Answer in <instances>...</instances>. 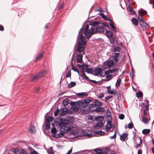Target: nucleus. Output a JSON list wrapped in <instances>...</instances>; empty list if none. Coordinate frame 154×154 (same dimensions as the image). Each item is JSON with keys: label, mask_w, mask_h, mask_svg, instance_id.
<instances>
[{"label": "nucleus", "mask_w": 154, "mask_h": 154, "mask_svg": "<svg viewBox=\"0 0 154 154\" xmlns=\"http://www.w3.org/2000/svg\"><path fill=\"white\" fill-rule=\"evenodd\" d=\"M62 132L53 135L55 138L61 137L63 136L64 134H66L71 130V126L69 122L66 120L60 121L58 124Z\"/></svg>", "instance_id": "obj_1"}, {"label": "nucleus", "mask_w": 154, "mask_h": 154, "mask_svg": "<svg viewBox=\"0 0 154 154\" xmlns=\"http://www.w3.org/2000/svg\"><path fill=\"white\" fill-rule=\"evenodd\" d=\"M100 23L99 22L94 21L90 23V25L94 28V33H103L104 32L105 29L103 27L101 26H97Z\"/></svg>", "instance_id": "obj_2"}, {"label": "nucleus", "mask_w": 154, "mask_h": 154, "mask_svg": "<svg viewBox=\"0 0 154 154\" xmlns=\"http://www.w3.org/2000/svg\"><path fill=\"white\" fill-rule=\"evenodd\" d=\"M81 41L78 43V48L76 50L79 53H81L83 51L84 48V45L86 44L87 42L85 39L81 38Z\"/></svg>", "instance_id": "obj_3"}, {"label": "nucleus", "mask_w": 154, "mask_h": 154, "mask_svg": "<svg viewBox=\"0 0 154 154\" xmlns=\"http://www.w3.org/2000/svg\"><path fill=\"white\" fill-rule=\"evenodd\" d=\"M46 73V71L43 70L40 72L38 74L31 78L30 81L31 82H35L38 79L44 76Z\"/></svg>", "instance_id": "obj_4"}, {"label": "nucleus", "mask_w": 154, "mask_h": 154, "mask_svg": "<svg viewBox=\"0 0 154 154\" xmlns=\"http://www.w3.org/2000/svg\"><path fill=\"white\" fill-rule=\"evenodd\" d=\"M89 107L90 108V111H95L96 112H103L104 111V109L102 107H98L95 106V105H91L89 106Z\"/></svg>", "instance_id": "obj_5"}, {"label": "nucleus", "mask_w": 154, "mask_h": 154, "mask_svg": "<svg viewBox=\"0 0 154 154\" xmlns=\"http://www.w3.org/2000/svg\"><path fill=\"white\" fill-rule=\"evenodd\" d=\"M94 29L92 27L90 29L89 31L85 33V36L88 38H89L92 34L95 33L94 32Z\"/></svg>", "instance_id": "obj_6"}, {"label": "nucleus", "mask_w": 154, "mask_h": 154, "mask_svg": "<svg viewBox=\"0 0 154 154\" xmlns=\"http://www.w3.org/2000/svg\"><path fill=\"white\" fill-rule=\"evenodd\" d=\"M89 28V25H87L86 27L84 29V30L82 32V33L81 34V36L80 38H82L84 39H85V33L86 32H87Z\"/></svg>", "instance_id": "obj_7"}, {"label": "nucleus", "mask_w": 154, "mask_h": 154, "mask_svg": "<svg viewBox=\"0 0 154 154\" xmlns=\"http://www.w3.org/2000/svg\"><path fill=\"white\" fill-rule=\"evenodd\" d=\"M114 64V63L112 60H109L107 61L106 62H104L103 65L107 66L108 68H110L113 66Z\"/></svg>", "instance_id": "obj_8"}, {"label": "nucleus", "mask_w": 154, "mask_h": 154, "mask_svg": "<svg viewBox=\"0 0 154 154\" xmlns=\"http://www.w3.org/2000/svg\"><path fill=\"white\" fill-rule=\"evenodd\" d=\"M136 141V145L135 146V147L136 148H137L140 146V144L142 143V140L140 137H138L136 139L135 141Z\"/></svg>", "instance_id": "obj_9"}, {"label": "nucleus", "mask_w": 154, "mask_h": 154, "mask_svg": "<svg viewBox=\"0 0 154 154\" xmlns=\"http://www.w3.org/2000/svg\"><path fill=\"white\" fill-rule=\"evenodd\" d=\"M79 106L80 107H82V108H84L88 106L87 105V103H86L85 101L84 100H82L81 101H79Z\"/></svg>", "instance_id": "obj_10"}, {"label": "nucleus", "mask_w": 154, "mask_h": 154, "mask_svg": "<svg viewBox=\"0 0 154 154\" xmlns=\"http://www.w3.org/2000/svg\"><path fill=\"white\" fill-rule=\"evenodd\" d=\"M107 92L109 94H113L116 95L117 94V91L115 89L111 90L110 86H108L107 87Z\"/></svg>", "instance_id": "obj_11"}, {"label": "nucleus", "mask_w": 154, "mask_h": 154, "mask_svg": "<svg viewBox=\"0 0 154 154\" xmlns=\"http://www.w3.org/2000/svg\"><path fill=\"white\" fill-rule=\"evenodd\" d=\"M67 112V109L66 108H63L61 109L59 115L61 117H62L65 115Z\"/></svg>", "instance_id": "obj_12"}, {"label": "nucleus", "mask_w": 154, "mask_h": 154, "mask_svg": "<svg viewBox=\"0 0 154 154\" xmlns=\"http://www.w3.org/2000/svg\"><path fill=\"white\" fill-rule=\"evenodd\" d=\"M28 131L29 133L31 134L34 133L36 132V130L35 127L32 125H30L29 128L28 130Z\"/></svg>", "instance_id": "obj_13"}, {"label": "nucleus", "mask_w": 154, "mask_h": 154, "mask_svg": "<svg viewBox=\"0 0 154 154\" xmlns=\"http://www.w3.org/2000/svg\"><path fill=\"white\" fill-rule=\"evenodd\" d=\"M103 104L99 101L97 100H95L94 101V102L93 101V103H90L89 104V106H90L91 105H95V106H101Z\"/></svg>", "instance_id": "obj_14"}, {"label": "nucleus", "mask_w": 154, "mask_h": 154, "mask_svg": "<svg viewBox=\"0 0 154 154\" xmlns=\"http://www.w3.org/2000/svg\"><path fill=\"white\" fill-rule=\"evenodd\" d=\"M83 55L81 54H78L76 56L77 60L78 63H81L83 61Z\"/></svg>", "instance_id": "obj_15"}, {"label": "nucleus", "mask_w": 154, "mask_h": 154, "mask_svg": "<svg viewBox=\"0 0 154 154\" xmlns=\"http://www.w3.org/2000/svg\"><path fill=\"white\" fill-rule=\"evenodd\" d=\"M112 128V125L111 124V123L109 121L108 123H107V124L106 126V129L107 131H109L111 128Z\"/></svg>", "instance_id": "obj_16"}, {"label": "nucleus", "mask_w": 154, "mask_h": 154, "mask_svg": "<svg viewBox=\"0 0 154 154\" xmlns=\"http://www.w3.org/2000/svg\"><path fill=\"white\" fill-rule=\"evenodd\" d=\"M18 150L20 154H27L26 152L23 149H21L19 150L17 149H14V152H17Z\"/></svg>", "instance_id": "obj_17"}, {"label": "nucleus", "mask_w": 154, "mask_h": 154, "mask_svg": "<svg viewBox=\"0 0 154 154\" xmlns=\"http://www.w3.org/2000/svg\"><path fill=\"white\" fill-rule=\"evenodd\" d=\"M128 136V134L125 133H123L122 135H120V140L123 141H125V139Z\"/></svg>", "instance_id": "obj_18"}, {"label": "nucleus", "mask_w": 154, "mask_h": 154, "mask_svg": "<svg viewBox=\"0 0 154 154\" xmlns=\"http://www.w3.org/2000/svg\"><path fill=\"white\" fill-rule=\"evenodd\" d=\"M74 54V53L72 55V57L71 60V66H72L71 69L74 71L76 72L78 70L77 68H75L74 66V65L72 63V61H73V56Z\"/></svg>", "instance_id": "obj_19"}, {"label": "nucleus", "mask_w": 154, "mask_h": 154, "mask_svg": "<svg viewBox=\"0 0 154 154\" xmlns=\"http://www.w3.org/2000/svg\"><path fill=\"white\" fill-rule=\"evenodd\" d=\"M95 119L97 122H101L103 119V116H99L96 117Z\"/></svg>", "instance_id": "obj_20"}, {"label": "nucleus", "mask_w": 154, "mask_h": 154, "mask_svg": "<svg viewBox=\"0 0 154 154\" xmlns=\"http://www.w3.org/2000/svg\"><path fill=\"white\" fill-rule=\"evenodd\" d=\"M82 72H83L82 74L81 75V76L83 77V79H85L87 81H89L90 79H89V78L86 75L85 73L84 72L85 71L83 70H82Z\"/></svg>", "instance_id": "obj_21"}, {"label": "nucleus", "mask_w": 154, "mask_h": 154, "mask_svg": "<svg viewBox=\"0 0 154 154\" xmlns=\"http://www.w3.org/2000/svg\"><path fill=\"white\" fill-rule=\"evenodd\" d=\"M43 52L41 53H38L36 57V60H39L41 59L43 56Z\"/></svg>", "instance_id": "obj_22"}, {"label": "nucleus", "mask_w": 154, "mask_h": 154, "mask_svg": "<svg viewBox=\"0 0 154 154\" xmlns=\"http://www.w3.org/2000/svg\"><path fill=\"white\" fill-rule=\"evenodd\" d=\"M79 101H76L75 102L73 101H71L70 103V104L72 106H79Z\"/></svg>", "instance_id": "obj_23"}, {"label": "nucleus", "mask_w": 154, "mask_h": 154, "mask_svg": "<svg viewBox=\"0 0 154 154\" xmlns=\"http://www.w3.org/2000/svg\"><path fill=\"white\" fill-rule=\"evenodd\" d=\"M106 35L109 38L112 37L113 36L112 32L109 31H106Z\"/></svg>", "instance_id": "obj_24"}, {"label": "nucleus", "mask_w": 154, "mask_h": 154, "mask_svg": "<svg viewBox=\"0 0 154 154\" xmlns=\"http://www.w3.org/2000/svg\"><path fill=\"white\" fill-rule=\"evenodd\" d=\"M150 132V130L149 129H144L142 131V133L145 135L149 134Z\"/></svg>", "instance_id": "obj_25"}, {"label": "nucleus", "mask_w": 154, "mask_h": 154, "mask_svg": "<svg viewBox=\"0 0 154 154\" xmlns=\"http://www.w3.org/2000/svg\"><path fill=\"white\" fill-rule=\"evenodd\" d=\"M45 121H47V122H49L52 121L53 120V118L52 117H51L50 116H48V118H47L45 117Z\"/></svg>", "instance_id": "obj_26"}, {"label": "nucleus", "mask_w": 154, "mask_h": 154, "mask_svg": "<svg viewBox=\"0 0 154 154\" xmlns=\"http://www.w3.org/2000/svg\"><path fill=\"white\" fill-rule=\"evenodd\" d=\"M135 26H137L138 24V20L135 18H133L131 20Z\"/></svg>", "instance_id": "obj_27"}, {"label": "nucleus", "mask_w": 154, "mask_h": 154, "mask_svg": "<svg viewBox=\"0 0 154 154\" xmlns=\"http://www.w3.org/2000/svg\"><path fill=\"white\" fill-rule=\"evenodd\" d=\"M140 25L142 26L143 29V30H144L146 28L147 25V24L146 22L144 21L141 22L140 23Z\"/></svg>", "instance_id": "obj_28"}, {"label": "nucleus", "mask_w": 154, "mask_h": 154, "mask_svg": "<svg viewBox=\"0 0 154 154\" xmlns=\"http://www.w3.org/2000/svg\"><path fill=\"white\" fill-rule=\"evenodd\" d=\"M75 85L76 83L75 82H72L68 84V87L69 88H71L75 86Z\"/></svg>", "instance_id": "obj_29"}, {"label": "nucleus", "mask_w": 154, "mask_h": 154, "mask_svg": "<svg viewBox=\"0 0 154 154\" xmlns=\"http://www.w3.org/2000/svg\"><path fill=\"white\" fill-rule=\"evenodd\" d=\"M64 106H67L69 103V101L68 99H66L63 100L62 102Z\"/></svg>", "instance_id": "obj_30"}, {"label": "nucleus", "mask_w": 154, "mask_h": 154, "mask_svg": "<svg viewBox=\"0 0 154 154\" xmlns=\"http://www.w3.org/2000/svg\"><path fill=\"white\" fill-rule=\"evenodd\" d=\"M47 152L48 154H54L52 147H49Z\"/></svg>", "instance_id": "obj_31"}, {"label": "nucleus", "mask_w": 154, "mask_h": 154, "mask_svg": "<svg viewBox=\"0 0 154 154\" xmlns=\"http://www.w3.org/2000/svg\"><path fill=\"white\" fill-rule=\"evenodd\" d=\"M128 8L129 9V11L130 13V14L133 15L136 14V12L134 11L133 10L131 7H130L129 6H128Z\"/></svg>", "instance_id": "obj_32"}, {"label": "nucleus", "mask_w": 154, "mask_h": 154, "mask_svg": "<svg viewBox=\"0 0 154 154\" xmlns=\"http://www.w3.org/2000/svg\"><path fill=\"white\" fill-rule=\"evenodd\" d=\"M71 109L74 111L76 112L78 110L79 108L77 106H72L71 107Z\"/></svg>", "instance_id": "obj_33"}, {"label": "nucleus", "mask_w": 154, "mask_h": 154, "mask_svg": "<svg viewBox=\"0 0 154 154\" xmlns=\"http://www.w3.org/2000/svg\"><path fill=\"white\" fill-rule=\"evenodd\" d=\"M85 69L86 70V72L88 73H91L93 71V69L92 68H87Z\"/></svg>", "instance_id": "obj_34"}, {"label": "nucleus", "mask_w": 154, "mask_h": 154, "mask_svg": "<svg viewBox=\"0 0 154 154\" xmlns=\"http://www.w3.org/2000/svg\"><path fill=\"white\" fill-rule=\"evenodd\" d=\"M84 100L85 101L86 103H87V105L88 106V104L91 102L92 100L91 98L90 99H85Z\"/></svg>", "instance_id": "obj_35"}, {"label": "nucleus", "mask_w": 154, "mask_h": 154, "mask_svg": "<svg viewBox=\"0 0 154 154\" xmlns=\"http://www.w3.org/2000/svg\"><path fill=\"white\" fill-rule=\"evenodd\" d=\"M88 64H87L85 63H84L82 65V69H83L82 70H85L87 68H88Z\"/></svg>", "instance_id": "obj_36"}, {"label": "nucleus", "mask_w": 154, "mask_h": 154, "mask_svg": "<svg viewBox=\"0 0 154 154\" xmlns=\"http://www.w3.org/2000/svg\"><path fill=\"white\" fill-rule=\"evenodd\" d=\"M50 129V125L49 122L46 123L45 129L47 130H49Z\"/></svg>", "instance_id": "obj_37"}, {"label": "nucleus", "mask_w": 154, "mask_h": 154, "mask_svg": "<svg viewBox=\"0 0 154 154\" xmlns=\"http://www.w3.org/2000/svg\"><path fill=\"white\" fill-rule=\"evenodd\" d=\"M29 149H30L31 150V152L30 153V154H39L34 149H30V147H29Z\"/></svg>", "instance_id": "obj_38"}, {"label": "nucleus", "mask_w": 154, "mask_h": 154, "mask_svg": "<svg viewBox=\"0 0 154 154\" xmlns=\"http://www.w3.org/2000/svg\"><path fill=\"white\" fill-rule=\"evenodd\" d=\"M121 82V79H118L116 83V86L118 88L120 85Z\"/></svg>", "instance_id": "obj_39"}, {"label": "nucleus", "mask_w": 154, "mask_h": 154, "mask_svg": "<svg viewBox=\"0 0 154 154\" xmlns=\"http://www.w3.org/2000/svg\"><path fill=\"white\" fill-rule=\"evenodd\" d=\"M109 40L111 44H114L115 43V39L114 38H113L112 37H110L109 38Z\"/></svg>", "instance_id": "obj_40"}, {"label": "nucleus", "mask_w": 154, "mask_h": 154, "mask_svg": "<svg viewBox=\"0 0 154 154\" xmlns=\"http://www.w3.org/2000/svg\"><path fill=\"white\" fill-rule=\"evenodd\" d=\"M142 121L144 123H147L148 122V119L147 118L143 116L142 117Z\"/></svg>", "instance_id": "obj_41"}, {"label": "nucleus", "mask_w": 154, "mask_h": 154, "mask_svg": "<svg viewBox=\"0 0 154 154\" xmlns=\"http://www.w3.org/2000/svg\"><path fill=\"white\" fill-rule=\"evenodd\" d=\"M120 50V48L119 47H115L113 49L114 52H119Z\"/></svg>", "instance_id": "obj_42"}, {"label": "nucleus", "mask_w": 154, "mask_h": 154, "mask_svg": "<svg viewBox=\"0 0 154 154\" xmlns=\"http://www.w3.org/2000/svg\"><path fill=\"white\" fill-rule=\"evenodd\" d=\"M137 97L138 98L140 97L143 95V94L142 92H139L136 93Z\"/></svg>", "instance_id": "obj_43"}, {"label": "nucleus", "mask_w": 154, "mask_h": 154, "mask_svg": "<svg viewBox=\"0 0 154 154\" xmlns=\"http://www.w3.org/2000/svg\"><path fill=\"white\" fill-rule=\"evenodd\" d=\"M71 71L70 70L69 71L66 73V78H67L68 77H69L71 76Z\"/></svg>", "instance_id": "obj_44"}, {"label": "nucleus", "mask_w": 154, "mask_h": 154, "mask_svg": "<svg viewBox=\"0 0 154 154\" xmlns=\"http://www.w3.org/2000/svg\"><path fill=\"white\" fill-rule=\"evenodd\" d=\"M100 15L102 18L104 20H107V19L108 17L103 13H100Z\"/></svg>", "instance_id": "obj_45"}, {"label": "nucleus", "mask_w": 154, "mask_h": 154, "mask_svg": "<svg viewBox=\"0 0 154 154\" xmlns=\"http://www.w3.org/2000/svg\"><path fill=\"white\" fill-rule=\"evenodd\" d=\"M112 73L111 69L108 70L105 72V75H106V74H109L110 73Z\"/></svg>", "instance_id": "obj_46"}, {"label": "nucleus", "mask_w": 154, "mask_h": 154, "mask_svg": "<svg viewBox=\"0 0 154 154\" xmlns=\"http://www.w3.org/2000/svg\"><path fill=\"white\" fill-rule=\"evenodd\" d=\"M138 18L140 23L144 21L143 18V17L141 15H139Z\"/></svg>", "instance_id": "obj_47"}, {"label": "nucleus", "mask_w": 154, "mask_h": 154, "mask_svg": "<svg viewBox=\"0 0 154 154\" xmlns=\"http://www.w3.org/2000/svg\"><path fill=\"white\" fill-rule=\"evenodd\" d=\"M124 117L125 116L124 115L122 114H121L119 116V118L121 120H122L124 119Z\"/></svg>", "instance_id": "obj_48"}, {"label": "nucleus", "mask_w": 154, "mask_h": 154, "mask_svg": "<svg viewBox=\"0 0 154 154\" xmlns=\"http://www.w3.org/2000/svg\"><path fill=\"white\" fill-rule=\"evenodd\" d=\"M133 127V125L132 123H129L128 124V128L129 129H131Z\"/></svg>", "instance_id": "obj_49"}, {"label": "nucleus", "mask_w": 154, "mask_h": 154, "mask_svg": "<svg viewBox=\"0 0 154 154\" xmlns=\"http://www.w3.org/2000/svg\"><path fill=\"white\" fill-rule=\"evenodd\" d=\"M56 132V129L55 128H52L51 129V132L53 134H54Z\"/></svg>", "instance_id": "obj_50"}, {"label": "nucleus", "mask_w": 154, "mask_h": 154, "mask_svg": "<svg viewBox=\"0 0 154 154\" xmlns=\"http://www.w3.org/2000/svg\"><path fill=\"white\" fill-rule=\"evenodd\" d=\"M140 13L142 15L146 14L147 13V12L145 10H142L140 11Z\"/></svg>", "instance_id": "obj_51"}, {"label": "nucleus", "mask_w": 154, "mask_h": 154, "mask_svg": "<svg viewBox=\"0 0 154 154\" xmlns=\"http://www.w3.org/2000/svg\"><path fill=\"white\" fill-rule=\"evenodd\" d=\"M60 109H57L54 112V115L55 116H57L59 113Z\"/></svg>", "instance_id": "obj_52"}, {"label": "nucleus", "mask_w": 154, "mask_h": 154, "mask_svg": "<svg viewBox=\"0 0 154 154\" xmlns=\"http://www.w3.org/2000/svg\"><path fill=\"white\" fill-rule=\"evenodd\" d=\"M134 72H131L130 73V75L131 79V80L133 81L134 80Z\"/></svg>", "instance_id": "obj_53"}, {"label": "nucleus", "mask_w": 154, "mask_h": 154, "mask_svg": "<svg viewBox=\"0 0 154 154\" xmlns=\"http://www.w3.org/2000/svg\"><path fill=\"white\" fill-rule=\"evenodd\" d=\"M104 96V94L103 93H102L100 94L98 97L99 98H102Z\"/></svg>", "instance_id": "obj_54"}, {"label": "nucleus", "mask_w": 154, "mask_h": 154, "mask_svg": "<svg viewBox=\"0 0 154 154\" xmlns=\"http://www.w3.org/2000/svg\"><path fill=\"white\" fill-rule=\"evenodd\" d=\"M116 131H115V133L112 136L110 137H109L111 139H115L116 138Z\"/></svg>", "instance_id": "obj_55"}, {"label": "nucleus", "mask_w": 154, "mask_h": 154, "mask_svg": "<svg viewBox=\"0 0 154 154\" xmlns=\"http://www.w3.org/2000/svg\"><path fill=\"white\" fill-rule=\"evenodd\" d=\"M112 117L111 116L108 117V118L107 119V123L109 121L110 123H111Z\"/></svg>", "instance_id": "obj_56"}, {"label": "nucleus", "mask_w": 154, "mask_h": 154, "mask_svg": "<svg viewBox=\"0 0 154 154\" xmlns=\"http://www.w3.org/2000/svg\"><path fill=\"white\" fill-rule=\"evenodd\" d=\"M119 69L117 68H114L113 69H112L111 70L112 73H113L114 72H116L119 70Z\"/></svg>", "instance_id": "obj_57"}, {"label": "nucleus", "mask_w": 154, "mask_h": 154, "mask_svg": "<svg viewBox=\"0 0 154 154\" xmlns=\"http://www.w3.org/2000/svg\"><path fill=\"white\" fill-rule=\"evenodd\" d=\"M112 28L113 29L112 31L113 32H117V29L116 28L115 26L113 27L112 26Z\"/></svg>", "instance_id": "obj_58"}, {"label": "nucleus", "mask_w": 154, "mask_h": 154, "mask_svg": "<svg viewBox=\"0 0 154 154\" xmlns=\"http://www.w3.org/2000/svg\"><path fill=\"white\" fill-rule=\"evenodd\" d=\"M112 97V96H107V97H106L105 100L106 101H107L109 100L110 99H111Z\"/></svg>", "instance_id": "obj_59"}, {"label": "nucleus", "mask_w": 154, "mask_h": 154, "mask_svg": "<svg viewBox=\"0 0 154 154\" xmlns=\"http://www.w3.org/2000/svg\"><path fill=\"white\" fill-rule=\"evenodd\" d=\"M91 136L92 134H85L84 135V136L86 137H91Z\"/></svg>", "instance_id": "obj_60"}, {"label": "nucleus", "mask_w": 154, "mask_h": 154, "mask_svg": "<svg viewBox=\"0 0 154 154\" xmlns=\"http://www.w3.org/2000/svg\"><path fill=\"white\" fill-rule=\"evenodd\" d=\"M114 60L115 62L117 63L119 62V57H114Z\"/></svg>", "instance_id": "obj_61"}, {"label": "nucleus", "mask_w": 154, "mask_h": 154, "mask_svg": "<svg viewBox=\"0 0 154 154\" xmlns=\"http://www.w3.org/2000/svg\"><path fill=\"white\" fill-rule=\"evenodd\" d=\"M89 81L90 82H92V83L95 84H97V82L96 81L94 80H92L91 79L89 80Z\"/></svg>", "instance_id": "obj_62"}, {"label": "nucleus", "mask_w": 154, "mask_h": 154, "mask_svg": "<svg viewBox=\"0 0 154 154\" xmlns=\"http://www.w3.org/2000/svg\"><path fill=\"white\" fill-rule=\"evenodd\" d=\"M93 150H94L95 152L96 153H97V152H99L101 151L99 148H98L95 149Z\"/></svg>", "instance_id": "obj_63"}, {"label": "nucleus", "mask_w": 154, "mask_h": 154, "mask_svg": "<svg viewBox=\"0 0 154 154\" xmlns=\"http://www.w3.org/2000/svg\"><path fill=\"white\" fill-rule=\"evenodd\" d=\"M149 3L150 4H154V0H150L149 1Z\"/></svg>", "instance_id": "obj_64"}]
</instances>
